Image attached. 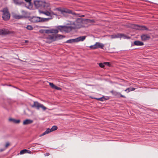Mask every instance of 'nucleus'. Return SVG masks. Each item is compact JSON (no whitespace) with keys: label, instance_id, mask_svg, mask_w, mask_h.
I'll use <instances>...</instances> for the list:
<instances>
[{"label":"nucleus","instance_id":"f3484780","mask_svg":"<svg viewBox=\"0 0 158 158\" xmlns=\"http://www.w3.org/2000/svg\"><path fill=\"white\" fill-rule=\"evenodd\" d=\"M48 10H46L44 11H40V13L44 14L47 16H49V17H50V13L49 9Z\"/></svg>","mask_w":158,"mask_h":158},{"label":"nucleus","instance_id":"2eb2a0df","mask_svg":"<svg viewBox=\"0 0 158 158\" xmlns=\"http://www.w3.org/2000/svg\"><path fill=\"white\" fill-rule=\"evenodd\" d=\"M15 4L17 5L20 6L23 4L24 2L23 0H12Z\"/></svg>","mask_w":158,"mask_h":158},{"label":"nucleus","instance_id":"5701e85b","mask_svg":"<svg viewBox=\"0 0 158 158\" xmlns=\"http://www.w3.org/2000/svg\"><path fill=\"white\" fill-rule=\"evenodd\" d=\"M52 132L51 129H50L49 128H48L46 131L44 132V133H43L40 135V136H43V135H44L47 134L49 133L50 132Z\"/></svg>","mask_w":158,"mask_h":158},{"label":"nucleus","instance_id":"cd10ccee","mask_svg":"<svg viewBox=\"0 0 158 158\" xmlns=\"http://www.w3.org/2000/svg\"><path fill=\"white\" fill-rule=\"evenodd\" d=\"M26 28L28 30H32L33 29V27L30 25H28L26 27Z\"/></svg>","mask_w":158,"mask_h":158},{"label":"nucleus","instance_id":"e433bc0d","mask_svg":"<svg viewBox=\"0 0 158 158\" xmlns=\"http://www.w3.org/2000/svg\"><path fill=\"white\" fill-rule=\"evenodd\" d=\"M10 145V143L9 142H7L6 143V144L5 146V147L6 148L8 147Z\"/></svg>","mask_w":158,"mask_h":158},{"label":"nucleus","instance_id":"6e6552de","mask_svg":"<svg viewBox=\"0 0 158 158\" xmlns=\"http://www.w3.org/2000/svg\"><path fill=\"white\" fill-rule=\"evenodd\" d=\"M41 17H39L33 16L29 18V20L33 23L40 22Z\"/></svg>","mask_w":158,"mask_h":158},{"label":"nucleus","instance_id":"b1692460","mask_svg":"<svg viewBox=\"0 0 158 158\" xmlns=\"http://www.w3.org/2000/svg\"><path fill=\"white\" fill-rule=\"evenodd\" d=\"M40 32L41 33H45L46 34H51V29H44L40 31Z\"/></svg>","mask_w":158,"mask_h":158},{"label":"nucleus","instance_id":"1a4fd4ad","mask_svg":"<svg viewBox=\"0 0 158 158\" xmlns=\"http://www.w3.org/2000/svg\"><path fill=\"white\" fill-rule=\"evenodd\" d=\"M12 31H10L8 29L3 28L0 29V35H5L12 33Z\"/></svg>","mask_w":158,"mask_h":158},{"label":"nucleus","instance_id":"7ed1b4c3","mask_svg":"<svg viewBox=\"0 0 158 158\" xmlns=\"http://www.w3.org/2000/svg\"><path fill=\"white\" fill-rule=\"evenodd\" d=\"M2 12V18L3 19L6 21L8 20L10 17V14L7 8H4L1 10Z\"/></svg>","mask_w":158,"mask_h":158},{"label":"nucleus","instance_id":"473e14b6","mask_svg":"<svg viewBox=\"0 0 158 158\" xmlns=\"http://www.w3.org/2000/svg\"><path fill=\"white\" fill-rule=\"evenodd\" d=\"M105 65V64H104V63H101L99 64V65L101 68H103L104 67Z\"/></svg>","mask_w":158,"mask_h":158},{"label":"nucleus","instance_id":"c756f323","mask_svg":"<svg viewBox=\"0 0 158 158\" xmlns=\"http://www.w3.org/2000/svg\"><path fill=\"white\" fill-rule=\"evenodd\" d=\"M23 16L22 15H15V19H19L23 18Z\"/></svg>","mask_w":158,"mask_h":158},{"label":"nucleus","instance_id":"0eeeda50","mask_svg":"<svg viewBox=\"0 0 158 158\" xmlns=\"http://www.w3.org/2000/svg\"><path fill=\"white\" fill-rule=\"evenodd\" d=\"M104 45L99 42H96L95 44L90 46V48L92 49H95L98 48L103 49L104 47Z\"/></svg>","mask_w":158,"mask_h":158},{"label":"nucleus","instance_id":"7c9ffc66","mask_svg":"<svg viewBox=\"0 0 158 158\" xmlns=\"http://www.w3.org/2000/svg\"><path fill=\"white\" fill-rule=\"evenodd\" d=\"M94 98L96 99V100H99V101H103V99H104V98H103V97H102V98Z\"/></svg>","mask_w":158,"mask_h":158},{"label":"nucleus","instance_id":"58836bf2","mask_svg":"<svg viewBox=\"0 0 158 158\" xmlns=\"http://www.w3.org/2000/svg\"><path fill=\"white\" fill-rule=\"evenodd\" d=\"M125 91L127 93L129 92L130 91V88H127L125 90Z\"/></svg>","mask_w":158,"mask_h":158},{"label":"nucleus","instance_id":"9b49d317","mask_svg":"<svg viewBox=\"0 0 158 158\" xmlns=\"http://www.w3.org/2000/svg\"><path fill=\"white\" fill-rule=\"evenodd\" d=\"M134 27L135 29L138 30H148V29L145 26H140L137 25H135Z\"/></svg>","mask_w":158,"mask_h":158},{"label":"nucleus","instance_id":"bb28decb","mask_svg":"<svg viewBox=\"0 0 158 158\" xmlns=\"http://www.w3.org/2000/svg\"><path fill=\"white\" fill-rule=\"evenodd\" d=\"M49 8V7L47 9H49L50 13V17H52V15H55L56 16H57V15L56 13H54L53 11H52L51 10V9L50 8Z\"/></svg>","mask_w":158,"mask_h":158},{"label":"nucleus","instance_id":"4be33fe9","mask_svg":"<svg viewBox=\"0 0 158 158\" xmlns=\"http://www.w3.org/2000/svg\"><path fill=\"white\" fill-rule=\"evenodd\" d=\"M56 28H57L58 30L60 32H64V26H56Z\"/></svg>","mask_w":158,"mask_h":158},{"label":"nucleus","instance_id":"4468645a","mask_svg":"<svg viewBox=\"0 0 158 158\" xmlns=\"http://www.w3.org/2000/svg\"><path fill=\"white\" fill-rule=\"evenodd\" d=\"M73 29V26H64V32L68 33Z\"/></svg>","mask_w":158,"mask_h":158},{"label":"nucleus","instance_id":"20e7f679","mask_svg":"<svg viewBox=\"0 0 158 158\" xmlns=\"http://www.w3.org/2000/svg\"><path fill=\"white\" fill-rule=\"evenodd\" d=\"M82 21L81 19H78L74 22L72 26L73 29H78L82 27Z\"/></svg>","mask_w":158,"mask_h":158},{"label":"nucleus","instance_id":"393cba45","mask_svg":"<svg viewBox=\"0 0 158 158\" xmlns=\"http://www.w3.org/2000/svg\"><path fill=\"white\" fill-rule=\"evenodd\" d=\"M51 34H57L58 32L59 31L57 28L55 29H51Z\"/></svg>","mask_w":158,"mask_h":158},{"label":"nucleus","instance_id":"aec40b11","mask_svg":"<svg viewBox=\"0 0 158 158\" xmlns=\"http://www.w3.org/2000/svg\"><path fill=\"white\" fill-rule=\"evenodd\" d=\"M86 36H80L77 38H76L77 42L80 41H84L86 37Z\"/></svg>","mask_w":158,"mask_h":158},{"label":"nucleus","instance_id":"c03bdc74","mask_svg":"<svg viewBox=\"0 0 158 158\" xmlns=\"http://www.w3.org/2000/svg\"><path fill=\"white\" fill-rule=\"evenodd\" d=\"M28 42V40H25V43H27Z\"/></svg>","mask_w":158,"mask_h":158},{"label":"nucleus","instance_id":"9d476101","mask_svg":"<svg viewBox=\"0 0 158 158\" xmlns=\"http://www.w3.org/2000/svg\"><path fill=\"white\" fill-rule=\"evenodd\" d=\"M110 92L113 95L118 98L122 97L124 98H126L125 96L122 95L119 92H117L113 90L111 91Z\"/></svg>","mask_w":158,"mask_h":158},{"label":"nucleus","instance_id":"a18cd8bd","mask_svg":"<svg viewBox=\"0 0 158 158\" xmlns=\"http://www.w3.org/2000/svg\"><path fill=\"white\" fill-rule=\"evenodd\" d=\"M36 143L37 144H38V145H40V144H39V143Z\"/></svg>","mask_w":158,"mask_h":158},{"label":"nucleus","instance_id":"412c9836","mask_svg":"<svg viewBox=\"0 0 158 158\" xmlns=\"http://www.w3.org/2000/svg\"><path fill=\"white\" fill-rule=\"evenodd\" d=\"M52 17H49L48 18H41L40 19V22H46L48 21L49 20L52 19Z\"/></svg>","mask_w":158,"mask_h":158},{"label":"nucleus","instance_id":"6ab92c4d","mask_svg":"<svg viewBox=\"0 0 158 158\" xmlns=\"http://www.w3.org/2000/svg\"><path fill=\"white\" fill-rule=\"evenodd\" d=\"M134 45L137 46H143L144 45L143 42L139 40H136L134 42Z\"/></svg>","mask_w":158,"mask_h":158},{"label":"nucleus","instance_id":"dca6fc26","mask_svg":"<svg viewBox=\"0 0 158 158\" xmlns=\"http://www.w3.org/2000/svg\"><path fill=\"white\" fill-rule=\"evenodd\" d=\"M33 121L32 120L29 119H26L24 120L23 122V125H27L28 124H31Z\"/></svg>","mask_w":158,"mask_h":158},{"label":"nucleus","instance_id":"a19ab883","mask_svg":"<svg viewBox=\"0 0 158 158\" xmlns=\"http://www.w3.org/2000/svg\"><path fill=\"white\" fill-rule=\"evenodd\" d=\"M50 155V154L49 153H46L44 154V155L45 156H48Z\"/></svg>","mask_w":158,"mask_h":158},{"label":"nucleus","instance_id":"f704fd0d","mask_svg":"<svg viewBox=\"0 0 158 158\" xmlns=\"http://www.w3.org/2000/svg\"><path fill=\"white\" fill-rule=\"evenodd\" d=\"M20 120H15V119L13 123H20Z\"/></svg>","mask_w":158,"mask_h":158},{"label":"nucleus","instance_id":"2f4dec72","mask_svg":"<svg viewBox=\"0 0 158 158\" xmlns=\"http://www.w3.org/2000/svg\"><path fill=\"white\" fill-rule=\"evenodd\" d=\"M88 22L91 23H94L95 22V21L94 20H91L88 19H87Z\"/></svg>","mask_w":158,"mask_h":158},{"label":"nucleus","instance_id":"37998d69","mask_svg":"<svg viewBox=\"0 0 158 158\" xmlns=\"http://www.w3.org/2000/svg\"><path fill=\"white\" fill-rule=\"evenodd\" d=\"M4 150L3 149H0V152H2Z\"/></svg>","mask_w":158,"mask_h":158},{"label":"nucleus","instance_id":"423d86ee","mask_svg":"<svg viewBox=\"0 0 158 158\" xmlns=\"http://www.w3.org/2000/svg\"><path fill=\"white\" fill-rule=\"evenodd\" d=\"M54 10L60 11L62 14H64V13L72 14L73 15L75 14L74 13H72V11L66 8H62L61 7L56 8Z\"/></svg>","mask_w":158,"mask_h":158},{"label":"nucleus","instance_id":"39448f33","mask_svg":"<svg viewBox=\"0 0 158 158\" xmlns=\"http://www.w3.org/2000/svg\"><path fill=\"white\" fill-rule=\"evenodd\" d=\"M31 106L32 108H36L38 110L40 108H42L44 110L47 109V108L43 104H41L37 101H34L33 104L31 105Z\"/></svg>","mask_w":158,"mask_h":158},{"label":"nucleus","instance_id":"79ce46f5","mask_svg":"<svg viewBox=\"0 0 158 158\" xmlns=\"http://www.w3.org/2000/svg\"><path fill=\"white\" fill-rule=\"evenodd\" d=\"M15 119H13V118H10L9 119V120L10 121H12L13 122H14V120Z\"/></svg>","mask_w":158,"mask_h":158},{"label":"nucleus","instance_id":"4c0bfd02","mask_svg":"<svg viewBox=\"0 0 158 158\" xmlns=\"http://www.w3.org/2000/svg\"><path fill=\"white\" fill-rule=\"evenodd\" d=\"M104 64L106 65H107L108 66H110V64L109 62H104Z\"/></svg>","mask_w":158,"mask_h":158},{"label":"nucleus","instance_id":"f257e3e1","mask_svg":"<svg viewBox=\"0 0 158 158\" xmlns=\"http://www.w3.org/2000/svg\"><path fill=\"white\" fill-rule=\"evenodd\" d=\"M64 37V36L62 35L52 34L49 35L48 36L46 37L45 39L46 40V43L50 44L54 41L62 39Z\"/></svg>","mask_w":158,"mask_h":158},{"label":"nucleus","instance_id":"c9c22d12","mask_svg":"<svg viewBox=\"0 0 158 158\" xmlns=\"http://www.w3.org/2000/svg\"><path fill=\"white\" fill-rule=\"evenodd\" d=\"M54 89H56V90H61V89L59 87H57L56 85L55 86Z\"/></svg>","mask_w":158,"mask_h":158},{"label":"nucleus","instance_id":"a878e982","mask_svg":"<svg viewBox=\"0 0 158 158\" xmlns=\"http://www.w3.org/2000/svg\"><path fill=\"white\" fill-rule=\"evenodd\" d=\"M75 42H77L76 39L69 40H67L65 43H72Z\"/></svg>","mask_w":158,"mask_h":158},{"label":"nucleus","instance_id":"a211bd4d","mask_svg":"<svg viewBox=\"0 0 158 158\" xmlns=\"http://www.w3.org/2000/svg\"><path fill=\"white\" fill-rule=\"evenodd\" d=\"M27 153L31 154L32 153V152L30 150H27L26 149H24L21 151L20 152V154L21 155Z\"/></svg>","mask_w":158,"mask_h":158},{"label":"nucleus","instance_id":"ddd939ff","mask_svg":"<svg viewBox=\"0 0 158 158\" xmlns=\"http://www.w3.org/2000/svg\"><path fill=\"white\" fill-rule=\"evenodd\" d=\"M141 38L143 41H145L149 40L150 38V36L148 35L143 34L141 35Z\"/></svg>","mask_w":158,"mask_h":158},{"label":"nucleus","instance_id":"72a5a7b5","mask_svg":"<svg viewBox=\"0 0 158 158\" xmlns=\"http://www.w3.org/2000/svg\"><path fill=\"white\" fill-rule=\"evenodd\" d=\"M49 84L52 88L54 89L55 85L53 83L49 82Z\"/></svg>","mask_w":158,"mask_h":158},{"label":"nucleus","instance_id":"f8f14e48","mask_svg":"<svg viewBox=\"0 0 158 158\" xmlns=\"http://www.w3.org/2000/svg\"><path fill=\"white\" fill-rule=\"evenodd\" d=\"M111 38L112 39H114L116 38H121L123 37H124L126 38V36L123 34H114L111 35Z\"/></svg>","mask_w":158,"mask_h":158},{"label":"nucleus","instance_id":"c85d7f7f","mask_svg":"<svg viewBox=\"0 0 158 158\" xmlns=\"http://www.w3.org/2000/svg\"><path fill=\"white\" fill-rule=\"evenodd\" d=\"M57 128V127L56 126H53L52 127V128L51 129V130L52 131L56 130Z\"/></svg>","mask_w":158,"mask_h":158},{"label":"nucleus","instance_id":"f03ea898","mask_svg":"<svg viewBox=\"0 0 158 158\" xmlns=\"http://www.w3.org/2000/svg\"><path fill=\"white\" fill-rule=\"evenodd\" d=\"M34 4L37 8H46L50 7V4L44 1L36 0L34 1Z\"/></svg>","mask_w":158,"mask_h":158},{"label":"nucleus","instance_id":"ea45409f","mask_svg":"<svg viewBox=\"0 0 158 158\" xmlns=\"http://www.w3.org/2000/svg\"><path fill=\"white\" fill-rule=\"evenodd\" d=\"M135 88H130V91H133L135 90Z\"/></svg>","mask_w":158,"mask_h":158}]
</instances>
